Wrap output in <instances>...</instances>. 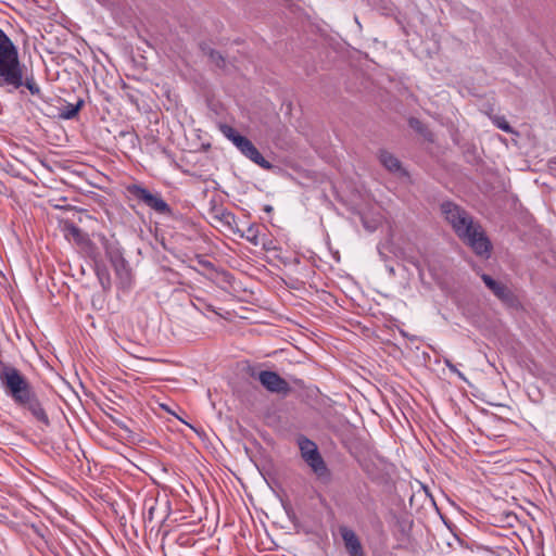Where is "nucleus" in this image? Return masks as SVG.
<instances>
[{
  "mask_svg": "<svg viewBox=\"0 0 556 556\" xmlns=\"http://www.w3.org/2000/svg\"><path fill=\"white\" fill-rule=\"evenodd\" d=\"M23 67L16 47L0 28V87L18 89L25 86L31 94H39L40 88L34 77L24 78Z\"/></svg>",
  "mask_w": 556,
  "mask_h": 556,
  "instance_id": "obj_3",
  "label": "nucleus"
},
{
  "mask_svg": "<svg viewBox=\"0 0 556 556\" xmlns=\"http://www.w3.org/2000/svg\"><path fill=\"white\" fill-rule=\"evenodd\" d=\"M493 124L502 129L503 131L505 132H508V134H514V129L510 127L509 123L506 121V118L504 116H501V115H494L491 117Z\"/></svg>",
  "mask_w": 556,
  "mask_h": 556,
  "instance_id": "obj_13",
  "label": "nucleus"
},
{
  "mask_svg": "<svg viewBox=\"0 0 556 556\" xmlns=\"http://www.w3.org/2000/svg\"><path fill=\"white\" fill-rule=\"evenodd\" d=\"M257 379L271 393L287 395L291 391L290 384L275 371L262 370L258 372Z\"/></svg>",
  "mask_w": 556,
  "mask_h": 556,
  "instance_id": "obj_7",
  "label": "nucleus"
},
{
  "mask_svg": "<svg viewBox=\"0 0 556 556\" xmlns=\"http://www.w3.org/2000/svg\"><path fill=\"white\" fill-rule=\"evenodd\" d=\"M441 212L457 237L470 247L477 255L484 257L490 255L491 243L489 239L480 224L475 222L466 210L446 201L441 204Z\"/></svg>",
  "mask_w": 556,
  "mask_h": 556,
  "instance_id": "obj_2",
  "label": "nucleus"
},
{
  "mask_svg": "<svg viewBox=\"0 0 556 556\" xmlns=\"http://www.w3.org/2000/svg\"><path fill=\"white\" fill-rule=\"evenodd\" d=\"M84 105V100H78L76 104L67 103L60 113V116L64 119H72L74 118L81 106Z\"/></svg>",
  "mask_w": 556,
  "mask_h": 556,
  "instance_id": "obj_12",
  "label": "nucleus"
},
{
  "mask_svg": "<svg viewBox=\"0 0 556 556\" xmlns=\"http://www.w3.org/2000/svg\"><path fill=\"white\" fill-rule=\"evenodd\" d=\"M378 159L381 165L389 170L390 173L396 174L399 176H406L407 173L403 168L401 162L396 156L390 153L387 150H380L378 153Z\"/></svg>",
  "mask_w": 556,
  "mask_h": 556,
  "instance_id": "obj_11",
  "label": "nucleus"
},
{
  "mask_svg": "<svg viewBox=\"0 0 556 556\" xmlns=\"http://www.w3.org/2000/svg\"><path fill=\"white\" fill-rule=\"evenodd\" d=\"M71 232L76 236V235L79 233V229L77 227H75V226H72L71 227Z\"/></svg>",
  "mask_w": 556,
  "mask_h": 556,
  "instance_id": "obj_18",
  "label": "nucleus"
},
{
  "mask_svg": "<svg viewBox=\"0 0 556 556\" xmlns=\"http://www.w3.org/2000/svg\"><path fill=\"white\" fill-rule=\"evenodd\" d=\"M222 134L240 151L242 155L255 163L263 169L269 170L274 166L264 159L253 142L247 137L240 135L233 127L229 125H220Z\"/></svg>",
  "mask_w": 556,
  "mask_h": 556,
  "instance_id": "obj_4",
  "label": "nucleus"
},
{
  "mask_svg": "<svg viewBox=\"0 0 556 556\" xmlns=\"http://www.w3.org/2000/svg\"><path fill=\"white\" fill-rule=\"evenodd\" d=\"M481 279L498 300L505 303L514 301V294L505 283L493 279L486 274L481 275Z\"/></svg>",
  "mask_w": 556,
  "mask_h": 556,
  "instance_id": "obj_9",
  "label": "nucleus"
},
{
  "mask_svg": "<svg viewBox=\"0 0 556 556\" xmlns=\"http://www.w3.org/2000/svg\"><path fill=\"white\" fill-rule=\"evenodd\" d=\"M413 501H414V495H412L409 498L410 504L413 503Z\"/></svg>",
  "mask_w": 556,
  "mask_h": 556,
  "instance_id": "obj_19",
  "label": "nucleus"
},
{
  "mask_svg": "<svg viewBox=\"0 0 556 556\" xmlns=\"http://www.w3.org/2000/svg\"><path fill=\"white\" fill-rule=\"evenodd\" d=\"M0 383L7 396L48 426L49 417L28 379L14 366L0 363Z\"/></svg>",
  "mask_w": 556,
  "mask_h": 556,
  "instance_id": "obj_1",
  "label": "nucleus"
},
{
  "mask_svg": "<svg viewBox=\"0 0 556 556\" xmlns=\"http://www.w3.org/2000/svg\"><path fill=\"white\" fill-rule=\"evenodd\" d=\"M110 260L121 285L124 288L130 287L131 271L127 261L123 257V255L119 252L111 254Z\"/></svg>",
  "mask_w": 556,
  "mask_h": 556,
  "instance_id": "obj_8",
  "label": "nucleus"
},
{
  "mask_svg": "<svg viewBox=\"0 0 556 556\" xmlns=\"http://www.w3.org/2000/svg\"><path fill=\"white\" fill-rule=\"evenodd\" d=\"M299 447L303 459L312 470L319 477L327 476L328 470L317 445L312 440L301 437L299 438Z\"/></svg>",
  "mask_w": 556,
  "mask_h": 556,
  "instance_id": "obj_6",
  "label": "nucleus"
},
{
  "mask_svg": "<svg viewBox=\"0 0 556 556\" xmlns=\"http://www.w3.org/2000/svg\"><path fill=\"white\" fill-rule=\"evenodd\" d=\"M340 533L350 556H364L363 546L353 530L341 527Z\"/></svg>",
  "mask_w": 556,
  "mask_h": 556,
  "instance_id": "obj_10",
  "label": "nucleus"
},
{
  "mask_svg": "<svg viewBox=\"0 0 556 556\" xmlns=\"http://www.w3.org/2000/svg\"><path fill=\"white\" fill-rule=\"evenodd\" d=\"M419 488L425 492V495H426V500L429 502V504L431 506H437L435 505V502H434V498H433V495L432 493L430 492L429 490V486L428 485H425L422 484L421 482H419Z\"/></svg>",
  "mask_w": 556,
  "mask_h": 556,
  "instance_id": "obj_15",
  "label": "nucleus"
},
{
  "mask_svg": "<svg viewBox=\"0 0 556 556\" xmlns=\"http://www.w3.org/2000/svg\"><path fill=\"white\" fill-rule=\"evenodd\" d=\"M211 58H212L213 61H216L217 63H218V61H222V62L224 61L222 55L218 52H215V51H213L211 53Z\"/></svg>",
  "mask_w": 556,
  "mask_h": 556,
  "instance_id": "obj_17",
  "label": "nucleus"
},
{
  "mask_svg": "<svg viewBox=\"0 0 556 556\" xmlns=\"http://www.w3.org/2000/svg\"><path fill=\"white\" fill-rule=\"evenodd\" d=\"M444 363H445V365L448 367V369H450L452 372L456 374L460 379L466 380V378H465L464 374H463L462 371H459V370L456 368V366H455V365H454V364H453L448 358H446V359L444 361Z\"/></svg>",
  "mask_w": 556,
  "mask_h": 556,
  "instance_id": "obj_16",
  "label": "nucleus"
},
{
  "mask_svg": "<svg viewBox=\"0 0 556 556\" xmlns=\"http://www.w3.org/2000/svg\"><path fill=\"white\" fill-rule=\"evenodd\" d=\"M97 276L103 289H109L111 287V278L105 268H97Z\"/></svg>",
  "mask_w": 556,
  "mask_h": 556,
  "instance_id": "obj_14",
  "label": "nucleus"
},
{
  "mask_svg": "<svg viewBox=\"0 0 556 556\" xmlns=\"http://www.w3.org/2000/svg\"><path fill=\"white\" fill-rule=\"evenodd\" d=\"M127 191L131 197L143 202L154 212L162 215L172 214L170 206L163 200L159 192L152 193L147 188L138 184L127 186Z\"/></svg>",
  "mask_w": 556,
  "mask_h": 556,
  "instance_id": "obj_5",
  "label": "nucleus"
}]
</instances>
